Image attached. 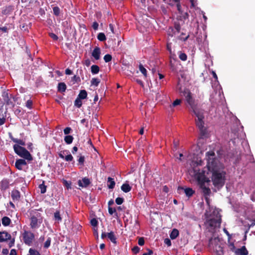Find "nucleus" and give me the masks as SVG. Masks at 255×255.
Wrapping results in <instances>:
<instances>
[{"mask_svg": "<svg viewBox=\"0 0 255 255\" xmlns=\"http://www.w3.org/2000/svg\"><path fill=\"white\" fill-rule=\"evenodd\" d=\"M209 248L211 251L217 253V255H222L223 250L220 245V240L218 237H212L210 239Z\"/></svg>", "mask_w": 255, "mask_h": 255, "instance_id": "5", "label": "nucleus"}, {"mask_svg": "<svg viewBox=\"0 0 255 255\" xmlns=\"http://www.w3.org/2000/svg\"><path fill=\"white\" fill-rule=\"evenodd\" d=\"M91 224L94 227H96L98 225V221L96 219H92L91 220Z\"/></svg>", "mask_w": 255, "mask_h": 255, "instance_id": "45", "label": "nucleus"}, {"mask_svg": "<svg viewBox=\"0 0 255 255\" xmlns=\"http://www.w3.org/2000/svg\"><path fill=\"white\" fill-rule=\"evenodd\" d=\"M0 30L3 31V32H7V28L5 26L4 27H0Z\"/></svg>", "mask_w": 255, "mask_h": 255, "instance_id": "57", "label": "nucleus"}, {"mask_svg": "<svg viewBox=\"0 0 255 255\" xmlns=\"http://www.w3.org/2000/svg\"><path fill=\"white\" fill-rule=\"evenodd\" d=\"M14 142L17 143L19 145H25V142L21 140V139H17L16 140H14Z\"/></svg>", "mask_w": 255, "mask_h": 255, "instance_id": "44", "label": "nucleus"}, {"mask_svg": "<svg viewBox=\"0 0 255 255\" xmlns=\"http://www.w3.org/2000/svg\"><path fill=\"white\" fill-rule=\"evenodd\" d=\"M183 94V96L185 98L187 103L190 106L195 115L197 118V119H196L197 126L199 129L203 132L205 129L204 127V123L203 121V119L204 118L203 111L195 106L194 103V101L191 96V93L188 90H184Z\"/></svg>", "mask_w": 255, "mask_h": 255, "instance_id": "2", "label": "nucleus"}, {"mask_svg": "<svg viewBox=\"0 0 255 255\" xmlns=\"http://www.w3.org/2000/svg\"><path fill=\"white\" fill-rule=\"evenodd\" d=\"M189 1L191 3L190 8H196L197 5L196 1H195V0H189Z\"/></svg>", "mask_w": 255, "mask_h": 255, "instance_id": "38", "label": "nucleus"}, {"mask_svg": "<svg viewBox=\"0 0 255 255\" xmlns=\"http://www.w3.org/2000/svg\"><path fill=\"white\" fill-rule=\"evenodd\" d=\"M139 69L144 76L146 77L147 76V71L142 65L140 64L139 65Z\"/></svg>", "mask_w": 255, "mask_h": 255, "instance_id": "26", "label": "nucleus"}, {"mask_svg": "<svg viewBox=\"0 0 255 255\" xmlns=\"http://www.w3.org/2000/svg\"><path fill=\"white\" fill-rule=\"evenodd\" d=\"M32 101L30 100H28L27 101L26 103V107L28 109H31L32 108Z\"/></svg>", "mask_w": 255, "mask_h": 255, "instance_id": "40", "label": "nucleus"}, {"mask_svg": "<svg viewBox=\"0 0 255 255\" xmlns=\"http://www.w3.org/2000/svg\"><path fill=\"white\" fill-rule=\"evenodd\" d=\"M43 223V218L38 212H32L30 214L29 226L31 229L36 230L39 228Z\"/></svg>", "mask_w": 255, "mask_h": 255, "instance_id": "4", "label": "nucleus"}, {"mask_svg": "<svg viewBox=\"0 0 255 255\" xmlns=\"http://www.w3.org/2000/svg\"><path fill=\"white\" fill-rule=\"evenodd\" d=\"M54 219L55 221H57L58 222L61 221L62 218L61 217L60 212L59 211H56L54 213Z\"/></svg>", "mask_w": 255, "mask_h": 255, "instance_id": "27", "label": "nucleus"}, {"mask_svg": "<svg viewBox=\"0 0 255 255\" xmlns=\"http://www.w3.org/2000/svg\"><path fill=\"white\" fill-rule=\"evenodd\" d=\"M228 248L230 251H232L233 252H234L235 253L236 250H237V249L235 248L233 243L230 242V240H229Z\"/></svg>", "mask_w": 255, "mask_h": 255, "instance_id": "32", "label": "nucleus"}, {"mask_svg": "<svg viewBox=\"0 0 255 255\" xmlns=\"http://www.w3.org/2000/svg\"><path fill=\"white\" fill-rule=\"evenodd\" d=\"M10 234L6 232H0V242H3L11 239Z\"/></svg>", "mask_w": 255, "mask_h": 255, "instance_id": "9", "label": "nucleus"}, {"mask_svg": "<svg viewBox=\"0 0 255 255\" xmlns=\"http://www.w3.org/2000/svg\"><path fill=\"white\" fill-rule=\"evenodd\" d=\"M181 103V100L179 99H176L174 101L171 106L175 107L176 106L179 105Z\"/></svg>", "mask_w": 255, "mask_h": 255, "instance_id": "48", "label": "nucleus"}, {"mask_svg": "<svg viewBox=\"0 0 255 255\" xmlns=\"http://www.w3.org/2000/svg\"><path fill=\"white\" fill-rule=\"evenodd\" d=\"M26 162L24 159H19L16 160L15 163V166L16 168L18 170H22L23 166L26 165Z\"/></svg>", "mask_w": 255, "mask_h": 255, "instance_id": "10", "label": "nucleus"}, {"mask_svg": "<svg viewBox=\"0 0 255 255\" xmlns=\"http://www.w3.org/2000/svg\"><path fill=\"white\" fill-rule=\"evenodd\" d=\"M207 218L205 225L209 231L216 227H219L221 222V216L217 209H210L206 214Z\"/></svg>", "mask_w": 255, "mask_h": 255, "instance_id": "3", "label": "nucleus"}, {"mask_svg": "<svg viewBox=\"0 0 255 255\" xmlns=\"http://www.w3.org/2000/svg\"><path fill=\"white\" fill-rule=\"evenodd\" d=\"M21 237L25 244L31 246L34 240L35 236L31 231L23 229L21 232Z\"/></svg>", "mask_w": 255, "mask_h": 255, "instance_id": "7", "label": "nucleus"}, {"mask_svg": "<svg viewBox=\"0 0 255 255\" xmlns=\"http://www.w3.org/2000/svg\"><path fill=\"white\" fill-rule=\"evenodd\" d=\"M5 122V118L4 117H2V118H0V126L3 125Z\"/></svg>", "mask_w": 255, "mask_h": 255, "instance_id": "55", "label": "nucleus"}, {"mask_svg": "<svg viewBox=\"0 0 255 255\" xmlns=\"http://www.w3.org/2000/svg\"><path fill=\"white\" fill-rule=\"evenodd\" d=\"M223 231L224 233L228 236L229 240H230V238H231V235L229 234V233L226 228H224L223 229Z\"/></svg>", "mask_w": 255, "mask_h": 255, "instance_id": "54", "label": "nucleus"}, {"mask_svg": "<svg viewBox=\"0 0 255 255\" xmlns=\"http://www.w3.org/2000/svg\"><path fill=\"white\" fill-rule=\"evenodd\" d=\"M179 235V232L177 229H173L170 234V237L171 239L173 240L176 239Z\"/></svg>", "mask_w": 255, "mask_h": 255, "instance_id": "21", "label": "nucleus"}, {"mask_svg": "<svg viewBox=\"0 0 255 255\" xmlns=\"http://www.w3.org/2000/svg\"><path fill=\"white\" fill-rule=\"evenodd\" d=\"M98 39L101 41H104L106 40V37L104 33H99L97 36Z\"/></svg>", "mask_w": 255, "mask_h": 255, "instance_id": "30", "label": "nucleus"}, {"mask_svg": "<svg viewBox=\"0 0 255 255\" xmlns=\"http://www.w3.org/2000/svg\"><path fill=\"white\" fill-rule=\"evenodd\" d=\"M107 237L112 243H116V238L113 232L107 233Z\"/></svg>", "mask_w": 255, "mask_h": 255, "instance_id": "19", "label": "nucleus"}, {"mask_svg": "<svg viewBox=\"0 0 255 255\" xmlns=\"http://www.w3.org/2000/svg\"><path fill=\"white\" fill-rule=\"evenodd\" d=\"M115 182L113 178L108 177L107 180V186L109 189H113L115 186Z\"/></svg>", "mask_w": 255, "mask_h": 255, "instance_id": "15", "label": "nucleus"}, {"mask_svg": "<svg viewBox=\"0 0 255 255\" xmlns=\"http://www.w3.org/2000/svg\"><path fill=\"white\" fill-rule=\"evenodd\" d=\"M29 255H40V254L37 251L32 249H29Z\"/></svg>", "mask_w": 255, "mask_h": 255, "instance_id": "34", "label": "nucleus"}, {"mask_svg": "<svg viewBox=\"0 0 255 255\" xmlns=\"http://www.w3.org/2000/svg\"><path fill=\"white\" fill-rule=\"evenodd\" d=\"M179 57L182 61H186L187 60L186 54L181 52L179 54Z\"/></svg>", "mask_w": 255, "mask_h": 255, "instance_id": "35", "label": "nucleus"}, {"mask_svg": "<svg viewBox=\"0 0 255 255\" xmlns=\"http://www.w3.org/2000/svg\"><path fill=\"white\" fill-rule=\"evenodd\" d=\"M13 149L14 152L21 157H22L28 161L32 160L31 155L25 148L18 144H14L13 145Z\"/></svg>", "mask_w": 255, "mask_h": 255, "instance_id": "6", "label": "nucleus"}, {"mask_svg": "<svg viewBox=\"0 0 255 255\" xmlns=\"http://www.w3.org/2000/svg\"><path fill=\"white\" fill-rule=\"evenodd\" d=\"M49 36L51 38H52L54 40H57L58 38V36L53 33H50Z\"/></svg>", "mask_w": 255, "mask_h": 255, "instance_id": "47", "label": "nucleus"}, {"mask_svg": "<svg viewBox=\"0 0 255 255\" xmlns=\"http://www.w3.org/2000/svg\"><path fill=\"white\" fill-rule=\"evenodd\" d=\"M9 187V182L7 180H3L0 183V189L3 190L7 189Z\"/></svg>", "mask_w": 255, "mask_h": 255, "instance_id": "17", "label": "nucleus"}, {"mask_svg": "<svg viewBox=\"0 0 255 255\" xmlns=\"http://www.w3.org/2000/svg\"><path fill=\"white\" fill-rule=\"evenodd\" d=\"M148 252L144 253L142 255H151L153 254V252L149 249H147Z\"/></svg>", "mask_w": 255, "mask_h": 255, "instance_id": "56", "label": "nucleus"}, {"mask_svg": "<svg viewBox=\"0 0 255 255\" xmlns=\"http://www.w3.org/2000/svg\"><path fill=\"white\" fill-rule=\"evenodd\" d=\"M87 92L85 90H83L80 92V93L79 94V95L78 96V98H79L82 100V99H86L87 98Z\"/></svg>", "mask_w": 255, "mask_h": 255, "instance_id": "22", "label": "nucleus"}, {"mask_svg": "<svg viewBox=\"0 0 255 255\" xmlns=\"http://www.w3.org/2000/svg\"><path fill=\"white\" fill-rule=\"evenodd\" d=\"M73 157L71 154H68L65 157L64 159L67 161H71L73 160Z\"/></svg>", "mask_w": 255, "mask_h": 255, "instance_id": "42", "label": "nucleus"}, {"mask_svg": "<svg viewBox=\"0 0 255 255\" xmlns=\"http://www.w3.org/2000/svg\"><path fill=\"white\" fill-rule=\"evenodd\" d=\"M108 211L110 215H113L114 213L116 212V210L115 208H113L111 207H109Z\"/></svg>", "mask_w": 255, "mask_h": 255, "instance_id": "43", "label": "nucleus"}, {"mask_svg": "<svg viewBox=\"0 0 255 255\" xmlns=\"http://www.w3.org/2000/svg\"><path fill=\"white\" fill-rule=\"evenodd\" d=\"M51 241L50 239H47V240L45 242L44 246L45 248H48L50 245Z\"/></svg>", "mask_w": 255, "mask_h": 255, "instance_id": "49", "label": "nucleus"}, {"mask_svg": "<svg viewBox=\"0 0 255 255\" xmlns=\"http://www.w3.org/2000/svg\"><path fill=\"white\" fill-rule=\"evenodd\" d=\"M175 28L177 30V32H179L180 30V26L179 24H175Z\"/></svg>", "mask_w": 255, "mask_h": 255, "instance_id": "60", "label": "nucleus"}, {"mask_svg": "<svg viewBox=\"0 0 255 255\" xmlns=\"http://www.w3.org/2000/svg\"><path fill=\"white\" fill-rule=\"evenodd\" d=\"M66 89V85L64 83L61 82L59 83L58 86V90L60 92H64Z\"/></svg>", "mask_w": 255, "mask_h": 255, "instance_id": "20", "label": "nucleus"}, {"mask_svg": "<svg viewBox=\"0 0 255 255\" xmlns=\"http://www.w3.org/2000/svg\"><path fill=\"white\" fill-rule=\"evenodd\" d=\"M179 2L180 0H169L168 3L172 6H175L179 12L182 14L183 11L181 10V7Z\"/></svg>", "mask_w": 255, "mask_h": 255, "instance_id": "8", "label": "nucleus"}, {"mask_svg": "<svg viewBox=\"0 0 255 255\" xmlns=\"http://www.w3.org/2000/svg\"><path fill=\"white\" fill-rule=\"evenodd\" d=\"M2 97L3 98L4 102L6 104H9V98H8V94L7 93H5V92L3 93V94H2Z\"/></svg>", "mask_w": 255, "mask_h": 255, "instance_id": "33", "label": "nucleus"}, {"mask_svg": "<svg viewBox=\"0 0 255 255\" xmlns=\"http://www.w3.org/2000/svg\"><path fill=\"white\" fill-rule=\"evenodd\" d=\"M11 196L13 201H18L20 197V192L17 190H13Z\"/></svg>", "mask_w": 255, "mask_h": 255, "instance_id": "14", "label": "nucleus"}, {"mask_svg": "<svg viewBox=\"0 0 255 255\" xmlns=\"http://www.w3.org/2000/svg\"><path fill=\"white\" fill-rule=\"evenodd\" d=\"M184 190L186 196L188 197H191L194 193L193 190L190 188H186Z\"/></svg>", "mask_w": 255, "mask_h": 255, "instance_id": "25", "label": "nucleus"}, {"mask_svg": "<svg viewBox=\"0 0 255 255\" xmlns=\"http://www.w3.org/2000/svg\"><path fill=\"white\" fill-rule=\"evenodd\" d=\"M248 253L245 247L243 246L240 249H237L235 251L237 255H247Z\"/></svg>", "mask_w": 255, "mask_h": 255, "instance_id": "13", "label": "nucleus"}, {"mask_svg": "<svg viewBox=\"0 0 255 255\" xmlns=\"http://www.w3.org/2000/svg\"><path fill=\"white\" fill-rule=\"evenodd\" d=\"M82 105V102L81 99L77 97L74 102L75 106H76L78 108H80L81 107Z\"/></svg>", "mask_w": 255, "mask_h": 255, "instance_id": "29", "label": "nucleus"}, {"mask_svg": "<svg viewBox=\"0 0 255 255\" xmlns=\"http://www.w3.org/2000/svg\"><path fill=\"white\" fill-rule=\"evenodd\" d=\"M112 57L110 54H106L104 57V59L106 62H109L111 61Z\"/></svg>", "mask_w": 255, "mask_h": 255, "instance_id": "37", "label": "nucleus"}, {"mask_svg": "<svg viewBox=\"0 0 255 255\" xmlns=\"http://www.w3.org/2000/svg\"><path fill=\"white\" fill-rule=\"evenodd\" d=\"M99 24L97 22H94L93 23L92 27L94 29L97 30L98 28Z\"/></svg>", "mask_w": 255, "mask_h": 255, "instance_id": "52", "label": "nucleus"}, {"mask_svg": "<svg viewBox=\"0 0 255 255\" xmlns=\"http://www.w3.org/2000/svg\"><path fill=\"white\" fill-rule=\"evenodd\" d=\"M100 82V79H99L98 78H92L91 80V85H94L95 86H98V85H99Z\"/></svg>", "mask_w": 255, "mask_h": 255, "instance_id": "31", "label": "nucleus"}, {"mask_svg": "<svg viewBox=\"0 0 255 255\" xmlns=\"http://www.w3.org/2000/svg\"><path fill=\"white\" fill-rule=\"evenodd\" d=\"M1 222L4 226H7L10 225L11 220L8 217L5 216L1 219Z\"/></svg>", "mask_w": 255, "mask_h": 255, "instance_id": "18", "label": "nucleus"}, {"mask_svg": "<svg viewBox=\"0 0 255 255\" xmlns=\"http://www.w3.org/2000/svg\"><path fill=\"white\" fill-rule=\"evenodd\" d=\"M109 28H110V30L111 31V32L113 33H115L114 27V26H113V24H110V25H109Z\"/></svg>", "mask_w": 255, "mask_h": 255, "instance_id": "59", "label": "nucleus"}, {"mask_svg": "<svg viewBox=\"0 0 255 255\" xmlns=\"http://www.w3.org/2000/svg\"><path fill=\"white\" fill-rule=\"evenodd\" d=\"M53 13L55 15H59L60 12V9L58 6H55L53 8Z\"/></svg>", "mask_w": 255, "mask_h": 255, "instance_id": "36", "label": "nucleus"}, {"mask_svg": "<svg viewBox=\"0 0 255 255\" xmlns=\"http://www.w3.org/2000/svg\"><path fill=\"white\" fill-rule=\"evenodd\" d=\"M72 131V129L70 127H67L64 129V133L65 134L67 135L69 134Z\"/></svg>", "mask_w": 255, "mask_h": 255, "instance_id": "41", "label": "nucleus"}, {"mask_svg": "<svg viewBox=\"0 0 255 255\" xmlns=\"http://www.w3.org/2000/svg\"><path fill=\"white\" fill-rule=\"evenodd\" d=\"M91 72L93 74H96L99 72V67L98 66L94 65L91 67Z\"/></svg>", "mask_w": 255, "mask_h": 255, "instance_id": "24", "label": "nucleus"}, {"mask_svg": "<svg viewBox=\"0 0 255 255\" xmlns=\"http://www.w3.org/2000/svg\"><path fill=\"white\" fill-rule=\"evenodd\" d=\"M73 137L72 135H66L64 137V141L67 144H71L73 140Z\"/></svg>", "mask_w": 255, "mask_h": 255, "instance_id": "23", "label": "nucleus"}, {"mask_svg": "<svg viewBox=\"0 0 255 255\" xmlns=\"http://www.w3.org/2000/svg\"><path fill=\"white\" fill-rule=\"evenodd\" d=\"M90 184V180L87 178H84L78 181V185L81 187H87Z\"/></svg>", "mask_w": 255, "mask_h": 255, "instance_id": "11", "label": "nucleus"}, {"mask_svg": "<svg viewBox=\"0 0 255 255\" xmlns=\"http://www.w3.org/2000/svg\"><path fill=\"white\" fill-rule=\"evenodd\" d=\"M39 188L40 189V192L42 194H44L46 191V186H45L44 184V181H43L42 184H41L39 185Z\"/></svg>", "mask_w": 255, "mask_h": 255, "instance_id": "28", "label": "nucleus"}, {"mask_svg": "<svg viewBox=\"0 0 255 255\" xmlns=\"http://www.w3.org/2000/svg\"><path fill=\"white\" fill-rule=\"evenodd\" d=\"M84 160H85V158H84V156H80V157L78 159V162L80 164H81V165H83L84 164Z\"/></svg>", "mask_w": 255, "mask_h": 255, "instance_id": "46", "label": "nucleus"}, {"mask_svg": "<svg viewBox=\"0 0 255 255\" xmlns=\"http://www.w3.org/2000/svg\"><path fill=\"white\" fill-rule=\"evenodd\" d=\"M9 255H16V250L14 249H12L10 251Z\"/></svg>", "mask_w": 255, "mask_h": 255, "instance_id": "62", "label": "nucleus"}, {"mask_svg": "<svg viewBox=\"0 0 255 255\" xmlns=\"http://www.w3.org/2000/svg\"><path fill=\"white\" fill-rule=\"evenodd\" d=\"M138 244L139 246H143L144 244V240L143 238H140L138 241Z\"/></svg>", "mask_w": 255, "mask_h": 255, "instance_id": "51", "label": "nucleus"}, {"mask_svg": "<svg viewBox=\"0 0 255 255\" xmlns=\"http://www.w3.org/2000/svg\"><path fill=\"white\" fill-rule=\"evenodd\" d=\"M65 74L67 75H71L72 74V72L69 69H66L65 70Z\"/></svg>", "mask_w": 255, "mask_h": 255, "instance_id": "61", "label": "nucleus"}, {"mask_svg": "<svg viewBox=\"0 0 255 255\" xmlns=\"http://www.w3.org/2000/svg\"><path fill=\"white\" fill-rule=\"evenodd\" d=\"M101 50L98 47H96L93 50L92 55L96 59L99 60L100 58Z\"/></svg>", "mask_w": 255, "mask_h": 255, "instance_id": "12", "label": "nucleus"}, {"mask_svg": "<svg viewBox=\"0 0 255 255\" xmlns=\"http://www.w3.org/2000/svg\"><path fill=\"white\" fill-rule=\"evenodd\" d=\"M164 243L168 246H170L171 245V241H170V240L169 239H165V240H164Z\"/></svg>", "mask_w": 255, "mask_h": 255, "instance_id": "53", "label": "nucleus"}, {"mask_svg": "<svg viewBox=\"0 0 255 255\" xmlns=\"http://www.w3.org/2000/svg\"><path fill=\"white\" fill-rule=\"evenodd\" d=\"M115 201L118 205H121L123 203L124 199L123 198L118 197L116 199Z\"/></svg>", "mask_w": 255, "mask_h": 255, "instance_id": "39", "label": "nucleus"}, {"mask_svg": "<svg viewBox=\"0 0 255 255\" xmlns=\"http://www.w3.org/2000/svg\"><path fill=\"white\" fill-rule=\"evenodd\" d=\"M78 150V148L76 146H74L72 149V153L74 154Z\"/></svg>", "mask_w": 255, "mask_h": 255, "instance_id": "64", "label": "nucleus"}, {"mask_svg": "<svg viewBox=\"0 0 255 255\" xmlns=\"http://www.w3.org/2000/svg\"><path fill=\"white\" fill-rule=\"evenodd\" d=\"M121 189L123 192L128 193L131 190V187L128 184L126 183L122 185Z\"/></svg>", "mask_w": 255, "mask_h": 255, "instance_id": "16", "label": "nucleus"}, {"mask_svg": "<svg viewBox=\"0 0 255 255\" xmlns=\"http://www.w3.org/2000/svg\"><path fill=\"white\" fill-rule=\"evenodd\" d=\"M132 251L134 254H137L139 252L140 249L137 246H135L132 248Z\"/></svg>", "mask_w": 255, "mask_h": 255, "instance_id": "50", "label": "nucleus"}, {"mask_svg": "<svg viewBox=\"0 0 255 255\" xmlns=\"http://www.w3.org/2000/svg\"><path fill=\"white\" fill-rule=\"evenodd\" d=\"M8 250L7 249H3L2 251V253L4 255H7L8 254Z\"/></svg>", "mask_w": 255, "mask_h": 255, "instance_id": "58", "label": "nucleus"}, {"mask_svg": "<svg viewBox=\"0 0 255 255\" xmlns=\"http://www.w3.org/2000/svg\"><path fill=\"white\" fill-rule=\"evenodd\" d=\"M206 166L202 170L199 166L202 165L203 161L198 157H194L190 162V167L188 168L189 174L193 177L197 182L205 196V198L208 203V198L211 191L208 185L210 182L207 175L212 174V180L215 187H222L225 182L226 172L224 171V165L217 158L215 152L213 151L206 153Z\"/></svg>", "mask_w": 255, "mask_h": 255, "instance_id": "1", "label": "nucleus"}, {"mask_svg": "<svg viewBox=\"0 0 255 255\" xmlns=\"http://www.w3.org/2000/svg\"><path fill=\"white\" fill-rule=\"evenodd\" d=\"M8 135H9V138H10V139H11V140H12L14 142V141H15L14 140H16V138H14V137L12 136L11 133H10V132H9V133H8Z\"/></svg>", "mask_w": 255, "mask_h": 255, "instance_id": "63", "label": "nucleus"}]
</instances>
